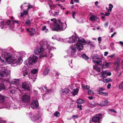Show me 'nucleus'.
Returning <instances> with one entry per match:
<instances>
[{
  "label": "nucleus",
  "instance_id": "nucleus-64",
  "mask_svg": "<svg viewBox=\"0 0 123 123\" xmlns=\"http://www.w3.org/2000/svg\"><path fill=\"white\" fill-rule=\"evenodd\" d=\"M74 1L75 2L77 3H79V0H74Z\"/></svg>",
  "mask_w": 123,
  "mask_h": 123
},
{
  "label": "nucleus",
  "instance_id": "nucleus-28",
  "mask_svg": "<svg viewBox=\"0 0 123 123\" xmlns=\"http://www.w3.org/2000/svg\"><path fill=\"white\" fill-rule=\"evenodd\" d=\"M107 71H104L102 73V78L103 79H104L106 77V75H107Z\"/></svg>",
  "mask_w": 123,
  "mask_h": 123
},
{
  "label": "nucleus",
  "instance_id": "nucleus-32",
  "mask_svg": "<svg viewBox=\"0 0 123 123\" xmlns=\"http://www.w3.org/2000/svg\"><path fill=\"white\" fill-rule=\"evenodd\" d=\"M31 21L29 19H28L25 22V24L29 26L31 24Z\"/></svg>",
  "mask_w": 123,
  "mask_h": 123
},
{
  "label": "nucleus",
  "instance_id": "nucleus-19",
  "mask_svg": "<svg viewBox=\"0 0 123 123\" xmlns=\"http://www.w3.org/2000/svg\"><path fill=\"white\" fill-rule=\"evenodd\" d=\"M10 53H5L4 55H3V57H4V58L6 61L9 57H10L11 55H10Z\"/></svg>",
  "mask_w": 123,
  "mask_h": 123
},
{
  "label": "nucleus",
  "instance_id": "nucleus-46",
  "mask_svg": "<svg viewBox=\"0 0 123 123\" xmlns=\"http://www.w3.org/2000/svg\"><path fill=\"white\" fill-rule=\"evenodd\" d=\"M98 40L99 42V43H100L101 42V37H99L98 39Z\"/></svg>",
  "mask_w": 123,
  "mask_h": 123
},
{
  "label": "nucleus",
  "instance_id": "nucleus-35",
  "mask_svg": "<svg viewBox=\"0 0 123 123\" xmlns=\"http://www.w3.org/2000/svg\"><path fill=\"white\" fill-rule=\"evenodd\" d=\"M88 93L89 94H91L93 95L94 94L93 91L91 90H89L88 91Z\"/></svg>",
  "mask_w": 123,
  "mask_h": 123
},
{
  "label": "nucleus",
  "instance_id": "nucleus-31",
  "mask_svg": "<svg viewBox=\"0 0 123 123\" xmlns=\"http://www.w3.org/2000/svg\"><path fill=\"white\" fill-rule=\"evenodd\" d=\"M82 56L83 58L85 60H87L89 59L88 57L85 54H83L82 55Z\"/></svg>",
  "mask_w": 123,
  "mask_h": 123
},
{
  "label": "nucleus",
  "instance_id": "nucleus-20",
  "mask_svg": "<svg viewBox=\"0 0 123 123\" xmlns=\"http://www.w3.org/2000/svg\"><path fill=\"white\" fill-rule=\"evenodd\" d=\"M120 58H118L116 59V61L115 62V64L117 65V67H119L120 66Z\"/></svg>",
  "mask_w": 123,
  "mask_h": 123
},
{
  "label": "nucleus",
  "instance_id": "nucleus-54",
  "mask_svg": "<svg viewBox=\"0 0 123 123\" xmlns=\"http://www.w3.org/2000/svg\"><path fill=\"white\" fill-rule=\"evenodd\" d=\"M108 95V93L107 92H103V95L104 96H107Z\"/></svg>",
  "mask_w": 123,
  "mask_h": 123
},
{
  "label": "nucleus",
  "instance_id": "nucleus-10",
  "mask_svg": "<svg viewBox=\"0 0 123 123\" xmlns=\"http://www.w3.org/2000/svg\"><path fill=\"white\" fill-rule=\"evenodd\" d=\"M22 88L24 90L26 91H29L30 88L29 85L25 82H23L22 84Z\"/></svg>",
  "mask_w": 123,
  "mask_h": 123
},
{
  "label": "nucleus",
  "instance_id": "nucleus-16",
  "mask_svg": "<svg viewBox=\"0 0 123 123\" xmlns=\"http://www.w3.org/2000/svg\"><path fill=\"white\" fill-rule=\"evenodd\" d=\"M109 103V102L107 100L102 101L101 102L99 105L101 106H105L108 105Z\"/></svg>",
  "mask_w": 123,
  "mask_h": 123
},
{
  "label": "nucleus",
  "instance_id": "nucleus-42",
  "mask_svg": "<svg viewBox=\"0 0 123 123\" xmlns=\"http://www.w3.org/2000/svg\"><path fill=\"white\" fill-rule=\"evenodd\" d=\"M29 34L31 36H33L34 35V33L31 32V31L29 32Z\"/></svg>",
  "mask_w": 123,
  "mask_h": 123
},
{
  "label": "nucleus",
  "instance_id": "nucleus-9",
  "mask_svg": "<svg viewBox=\"0 0 123 123\" xmlns=\"http://www.w3.org/2000/svg\"><path fill=\"white\" fill-rule=\"evenodd\" d=\"M44 51V49L40 46L34 50V52L36 54H40Z\"/></svg>",
  "mask_w": 123,
  "mask_h": 123
},
{
  "label": "nucleus",
  "instance_id": "nucleus-11",
  "mask_svg": "<svg viewBox=\"0 0 123 123\" xmlns=\"http://www.w3.org/2000/svg\"><path fill=\"white\" fill-rule=\"evenodd\" d=\"M38 105V102L37 100H33L31 104V108L34 109L37 108Z\"/></svg>",
  "mask_w": 123,
  "mask_h": 123
},
{
  "label": "nucleus",
  "instance_id": "nucleus-43",
  "mask_svg": "<svg viewBox=\"0 0 123 123\" xmlns=\"http://www.w3.org/2000/svg\"><path fill=\"white\" fill-rule=\"evenodd\" d=\"M46 25H44L42 28L41 30L43 31H44L46 30Z\"/></svg>",
  "mask_w": 123,
  "mask_h": 123
},
{
  "label": "nucleus",
  "instance_id": "nucleus-5",
  "mask_svg": "<svg viewBox=\"0 0 123 123\" xmlns=\"http://www.w3.org/2000/svg\"><path fill=\"white\" fill-rule=\"evenodd\" d=\"M93 61L95 63L100 65L102 64L101 59L98 56H93L92 57Z\"/></svg>",
  "mask_w": 123,
  "mask_h": 123
},
{
  "label": "nucleus",
  "instance_id": "nucleus-29",
  "mask_svg": "<svg viewBox=\"0 0 123 123\" xmlns=\"http://www.w3.org/2000/svg\"><path fill=\"white\" fill-rule=\"evenodd\" d=\"M50 70L49 69L46 68L44 71L43 74L44 75H46L49 72Z\"/></svg>",
  "mask_w": 123,
  "mask_h": 123
},
{
  "label": "nucleus",
  "instance_id": "nucleus-62",
  "mask_svg": "<svg viewBox=\"0 0 123 123\" xmlns=\"http://www.w3.org/2000/svg\"><path fill=\"white\" fill-rule=\"evenodd\" d=\"M99 92L100 93H99L100 94L103 95V92L100 91Z\"/></svg>",
  "mask_w": 123,
  "mask_h": 123
},
{
  "label": "nucleus",
  "instance_id": "nucleus-38",
  "mask_svg": "<svg viewBox=\"0 0 123 123\" xmlns=\"http://www.w3.org/2000/svg\"><path fill=\"white\" fill-rule=\"evenodd\" d=\"M109 8H110L109 10H110V11H112V8L113 7V6L112 5H111V4H110L109 5Z\"/></svg>",
  "mask_w": 123,
  "mask_h": 123
},
{
  "label": "nucleus",
  "instance_id": "nucleus-63",
  "mask_svg": "<svg viewBox=\"0 0 123 123\" xmlns=\"http://www.w3.org/2000/svg\"><path fill=\"white\" fill-rule=\"evenodd\" d=\"M105 15H104V16H108V15L107 13V12H105Z\"/></svg>",
  "mask_w": 123,
  "mask_h": 123
},
{
  "label": "nucleus",
  "instance_id": "nucleus-56",
  "mask_svg": "<svg viewBox=\"0 0 123 123\" xmlns=\"http://www.w3.org/2000/svg\"><path fill=\"white\" fill-rule=\"evenodd\" d=\"M108 54V52H105L104 55L105 56H106Z\"/></svg>",
  "mask_w": 123,
  "mask_h": 123
},
{
  "label": "nucleus",
  "instance_id": "nucleus-15",
  "mask_svg": "<svg viewBox=\"0 0 123 123\" xmlns=\"http://www.w3.org/2000/svg\"><path fill=\"white\" fill-rule=\"evenodd\" d=\"M9 92L12 95L14 94L16 92L17 88L13 87H10L9 88Z\"/></svg>",
  "mask_w": 123,
  "mask_h": 123
},
{
  "label": "nucleus",
  "instance_id": "nucleus-2",
  "mask_svg": "<svg viewBox=\"0 0 123 123\" xmlns=\"http://www.w3.org/2000/svg\"><path fill=\"white\" fill-rule=\"evenodd\" d=\"M6 61L8 62H13V63H21L23 60L21 57H19L18 59H14V58H12L11 55H10V57L7 59Z\"/></svg>",
  "mask_w": 123,
  "mask_h": 123
},
{
  "label": "nucleus",
  "instance_id": "nucleus-13",
  "mask_svg": "<svg viewBox=\"0 0 123 123\" xmlns=\"http://www.w3.org/2000/svg\"><path fill=\"white\" fill-rule=\"evenodd\" d=\"M80 38H78L75 37L73 36L71 37H70L69 38V41H68L69 43H73L77 41V40H78V39Z\"/></svg>",
  "mask_w": 123,
  "mask_h": 123
},
{
  "label": "nucleus",
  "instance_id": "nucleus-49",
  "mask_svg": "<svg viewBox=\"0 0 123 123\" xmlns=\"http://www.w3.org/2000/svg\"><path fill=\"white\" fill-rule=\"evenodd\" d=\"M28 73L26 71L23 74V75L24 76H25L26 75H28Z\"/></svg>",
  "mask_w": 123,
  "mask_h": 123
},
{
  "label": "nucleus",
  "instance_id": "nucleus-14",
  "mask_svg": "<svg viewBox=\"0 0 123 123\" xmlns=\"http://www.w3.org/2000/svg\"><path fill=\"white\" fill-rule=\"evenodd\" d=\"M20 81L19 79H15L12 80L10 81L9 82L11 85L12 84L16 85Z\"/></svg>",
  "mask_w": 123,
  "mask_h": 123
},
{
  "label": "nucleus",
  "instance_id": "nucleus-58",
  "mask_svg": "<svg viewBox=\"0 0 123 123\" xmlns=\"http://www.w3.org/2000/svg\"><path fill=\"white\" fill-rule=\"evenodd\" d=\"M73 117L74 118L75 117H76L77 118H78V116L77 115H74L73 116Z\"/></svg>",
  "mask_w": 123,
  "mask_h": 123
},
{
  "label": "nucleus",
  "instance_id": "nucleus-34",
  "mask_svg": "<svg viewBox=\"0 0 123 123\" xmlns=\"http://www.w3.org/2000/svg\"><path fill=\"white\" fill-rule=\"evenodd\" d=\"M54 115L56 117H59L60 116V113L58 111H56L54 114Z\"/></svg>",
  "mask_w": 123,
  "mask_h": 123
},
{
  "label": "nucleus",
  "instance_id": "nucleus-21",
  "mask_svg": "<svg viewBox=\"0 0 123 123\" xmlns=\"http://www.w3.org/2000/svg\"><path fill=\"white\" fill-rule=\"evenodd\" d=\"M93 68L98 72L100 71V68L98 66V65L96 64H95V65L93 66Z\"/></svg>",
  "mask_w": 123,
  "mask_h": 123
},
{
  "label": "nucleus",
  "instance_id": "nucleus-55",
  "mask_svg": "<svg viewBox=\"0 0 123 123\" xmlns=\"http://www.w3.org/2000/svg\"><path fill=\"white\" fill-rule=\"evenodd\" d=\"M111 75V73L110 72H109L108 73H107V75H106V77L107 76H110Z\"/></svg>",
  "mask_w": 123,
  "mask_h": 123
},
{
  "label": "nucleus",
  "instance_id": "nucleus-57",
  "mask_svg": "<svg viewBox=\"0 0 123 123\" xmlns=\"http://www.w3.org/2000/svg\"><path fill=\"white\" fill-rule=\"evenodd\" d=\"M93 98V97L92 96H91V97H88V98L90 99V100H91L92 99V98Z\"/></svg>",
  "mask_w": 123,
  "mask_h": 123
},
{
  "label": "nucleus",
  "instance_id": "nucleus-8",
  "mask_svg": "<svg viewBox=\"0 0 123 123\" xmlns=\"http://www.w3.org/2000/svg\"><path fill=\"white\" fill-rule=\"evenodd\" d=\"M38 57L35 56H33L32 57H30L28 60V62L30 65H31L32 63H35L37 61Z\"/></svg>",
  "mask_w": 123,
  "mask_h": 123
},
{
  "label": "nucleus",
  "instance_id": "nucleus-7",
  "mask_svg": "<svg viewBox=\"0 0 123 123\" xmlns=\"http://www.w3.org/2000/svg\"><path fill=\"white\" fill-rule=\"evenodd\" d=\"M30 97L26 95H23L21 98L22 101L24 103H27L30 100Z\"/></svg>",
  "mask_w": 123,
  "mask_h": 123
},
{
  "label": "nucleus",
  "instance_id": "nucleus-59",
  "mask_svg": "<svg viewBox=\"0 0 123 123\" xmlns=\"http://www.w3.org/2000/svg\"><path fill=\"white\" fill-rule=\"evenodd\" d=\"M31 30L32 31H33L34 32H35V29L33 28H31Z\"/></svg>",
  "mask_w": 123,
  "mask_h": 123
},
{
  "label": "nucleus",
  "instance_id": "nucleus-30",
  "mask_svg": "<svg viewBox=\"0 0 123 123\" xmlns=\"http://www.w3.org/2000/svg\"><path fill=\"white\" fill-rule=\"evenodd\" d=\"M97 18L96 16L94 15H92L90 17V19L92 21L95 20L96 18Z\"/></svg>",
  "mask_w": 123,
  "mask_h": 123
},
{
  "label": "nucleus",
  "instance_id": "nucleus-44",
  "mask_svg": "<svg viewBox=\"0 0 123 123\" xmlns=\"http://www.w3.org/2000/svg\"><path fill=\"white\" fill-rule=\"evenodd\" d=\"M82 106L81 105H79L77 106V108H79V110H82Z\"/></svg>",
  "mask_w": 123,
  "mask_h": 123
},
{
  "label": "nucleus",
  "instance_id": "nucleus-17",
  "mask_svg": "<svg viewBox=\"0 0 123 123\" xmlns=\"http://www.w3.org/2000/svg\"><path fill=\"white\" fill-rule=\"evenodd\" d=\"M76 47L75 46H72L70 47V49L71 50V53H74L76 51Z\"/></svg>",
  "mask_w": 123,
  "mask_h": 123
},
{
  "label": "nucleus",
  "instance_id": "nucleus-6",
  "mask_svg": "<svg viewBox=\"0 0 123 123\" xmlns=\"http://www.w3.org/2000/svg\"><path fill=\"white\" fill-rule=\"evenodd\" d=\"M81 38L78 39V41L79 42V43H77L75 45V47L76 46L77 47V49L79 51L82 50L83 49V45H84L82 43L80 42L79 39H81Z\"/></svg>",
  "mask_w": 123,
  "mask_h": 123
},
{
  "label": "nucleus",
  "instance_id": "nucleus-52",
  "mask_svg": "<svg viewBox=\"0 0 123 123\" xmlns=\"http://www.w3.org/2000/svg\"><path fill=\"white\" fill-rule=\"evenodd\" d=\"M108 24V23L107 22H106L104 25V26L105 27H107Z\"/></svg>",
  "mask_w": 123,
  "mask_h": 123
},
{
  "label": "nucleus",
  "instance_id": "nucleus-24",
  "mask_svg": "<svg viewBox=\"0 0 123 123\" xmlns=\"http://www.w3.org/2000/svg\"><path fill=\"white\" fill-rule=\"evenodd\" d=\"M79 92V89L77 88L76 89H74L72 92V93L73 94V95H76Z\"/></svg>",
  "mask_w": 123,
  "mask_h": 123
},
{
  "label": "nucleus",
  "instance_id": "nucleus-47",
  "mask_svg": "<svg viewBox=\"0 0 123 123\" xmlns=\"http://www.w3.org/2000/svg\"><path fill=\"white\" fill-rule=\"evenodd\" d=\"M104 88H102V87H100L98 88V90L99 91H103L104 90Z\"/></svg>",
  "mask_w": 123,
  "mask_h": 123
},
{
  "label": "nucleus",
  "instance_id": "nucleus-18",
  "mask_svg": "<svg viewBox=\"0 0 123 123\" xmlns=\"http://www.w3.org/2000/svg\"><path fill=\"white\" fill-rule=\"evenodd\" d=\"M6 99L5 97L2 95L0 94V103H3Z\"/></svg>",
  "mask_w": 123,
  "mask_h": 123
},
{
  "label": "nucleus",
  "instance_id": "nucleus-53",
  "mask_svg": "<svg viewBox=\"0 0 123 123\" xmlns=\"http://www.w3.org/2000/svg\"><path fill=\"white\" fill-rule=\"evenodd\" d=\"M111 85L110 84H108L107 86V87L108 89H110V88Z\"/></svg>",
  "mask_w": 123,
  "mask_h": 123
},
{
  "label": "nucleus",
  "instance_id": "nucleus-51",
  "mask_svg": "<svg viewBox=\"0 0 123 123\" xmlns=\"http://www.w3.org/2000/svg\"><path fill=\"white\" fill-rule=\"evenodd\" d=\"M115 54H114L113 55H110L108 57L111 58H113V57H115Z\"/></svg>",
  "mask_w": 123,
  "mask_h": 123
},
{
  "label": "nucleus",
  "instance_id": "nucleus-60",
  "mask_svg": "<svg viewBox=\"0 0 123 123\" xmlns=\"http://www.w3.org/2000/svg\"><path fill=\"white\" fill-rule=\"evenodd\" d=\"M32 7V6L31 5H29L28 7V9L30 8H31Z\"/></svg>",
  "mask_w": 123,
  "mask_h": 123
},
{
  "label": "nucleus",
  "instance_id": "nucleus-41",
  "mask_svg": "<svg viewBox=\"0 0 123 123\" xmlns=\"http://www.w3.org/2000/svg\"><path fill=\"white\" fill-rule=\"evenodd\" d=\"M89 86L88 85H86L84 87V89H88L89 88Z\"/></svg>",
  "mask_w": 123,
  "mask_h": 123
},
{
  "label": "nucleus",
  "instance_id": "nucleus-1",
  "mask_svg": "<svg viewBox=\"0 0 123 123\" xmlns=\"http://www.w3.org/2000/svg\"><path fill=\"white\" fill-rule=\"evenodd\" d=\"M54 23L53 31H63L67 27V25L66 23L65 24L61 22L60 19H58L57 21H54Z\"/></svg>",
  "mask_w": 123,
  "mask_h": 123
},
{
  "label": "nucleus",
  "instance_id": "nucleus-22",
  "mask_svg": "<svg viewBox=\"0 0 123 123\" xmlns=\"http://www.w3.org/2000/svg\"><path fill=\"white\" fill-rule=\"evenodd\" d=\"M11 22H12V25L11 26L12 27H14V25L15 23H16L17 24H19V21L18 20H12L11 21Z\"/></svg>",
  "mask_w": 123,
  "mask_h": 123
},
{
  "label": "nucleus",
  "instance_id": "nucleus-26",
  "mask_svg": "<svg viewBox=\"0 0 123 123\" xmlns=\"http://www.w3.org/2000/svg\"><path fill=\"white\" fill-rule=\"evenodd\" d=\"M109 66V63L108 62L104 63L103 64V67L104 68H107Z\"/></svg>",
  "mask_w": 123,
  "mask_h": 123
},
{
  "label": "nucleus",
  "instance_id": "nucleus-27",
  "mask_svg": "<svg viewBox=\"0 0 123 123\" xmlns=\"http://www.w3.org/2000/svg\"><path fill=\"white\" fill-rule=\"evenodd\" d=\"M62 92L65 93L66 94H67V93H68L69 92L70 90L69 89H66L64 90L62 89Z\"/></svg>",
  "mask_w": 123,
  "mask_h": 123
},
{
  "label": "nucleus",
  "instance_id": "nucleus-12",
  "mask_svg": "<svg viewBox=\"0 0 123 123\" xmlns=\"http://www.w3.org/2000/svg\"><path fill=\"white\" fill-rule=\"evenodd\" d=\"M80 39H79L80 42L82 43L83 44L85 45L87 44H88L90 45L91 47H92V43L90 41H88L86 42L84 39L81 38Z\"/></svg>",
  "mask_w": 123,
  "mask_h": 123
},
{
  "label": "nucleus",
  "instance_id": "nucleus-37",
  "mask_svg": "<svg viewBox=\"0 0 123 123\" xmlns=\"http://www.w3.org/2000/svg\"><path fill=\"white\" fill-rule=\"evenodd\" d=\"M114 43H112L110 44V46H111V48L112 50H114Z\"/></svg>",
  "mask_w": 123,
  "mask_h": 123
},
{
  "label": "nucleus",
  "instance_id": "nucleus-23",
  "mask_svg": "<svg viewBox=\"0 0 123 123\" xmlns=\"http://www.w3.org/2000/svg\"><path fill=\"white\" fill-rule=\"evenodd\" d=\"M112 80H111L110 78L104 79L102 81L104 83H108L110 81L111 82Z\"/></svg>",
  "mask_w": 123,
  "mask_h": 123
},
{
  "label": "nucleus",
  "instance_id": "nucleus-39",
  "mask_svg": "<svg viewBox=\"0 0 123 123\" xmlns=\"http://www.w3.org/2000/svg\"><path fill=\"white\" fill-rule=\"evenodd\" d=\"M11 21L10 20H7L6 22V24L8 25H10V23L12 24V22H11Z\"/></svg>",
  "mask_w": 123,
  "mask_h": 123
},
{
  "label": "nucleus",
  "instance_id": "nucleus-40",
  "mask_svg": "<svg viewBox=\"0 0 123 123\" xmlns=\"http://www.w3.org/2000/svg\"><path fill=\"white\" fill-rule=\"evenodd\" d=\"M47 55L46 54H42V55H41L40 57V58H42L44 57H47Z\"/></svg>",
  "mask_w": 123,
  "mask_h": 123
},
{
  "label": "nucleus",
  "instance_id": "nucleus-33",
  "mask_svg": "<svg viewBox=\"0 0 123 123\" xmlns=\"http://www.w3.org/2000/svg\"><path fill=\"white\" fill-rule=\"evenodd\" d=\"M38 72V70L37 69H34L31 70V73L32 74H35L37 73Z\"/></svg>",
  "mask_w": 123,
  "mask_h": 123
},
{
  "label": "nucleus",
  "instance_id": "nucleus-45",
  "mask_svg": "<svg viewBox=\"0 0 123 123\" xmlns=\"http://www.w3.org/2000/svg\"><path fill=\"white\" fill-rule=\"evenodd\" d=\"M76 13L75 12H73L72 14V16L73 18L74 19L75 18V17L74 16L76 15Z\"/></svg>",
  "mask_w": 123,
  "mask_h": 123
},
{
  "label": "nucleus",
  "instance_id": "nucleus-25",
  "mask_svg": "<svg viewBox=\"0 0 123 123\" xmlns=\"http://www.w3.org/2000/svg\"><path fill=\"white\" fill-rule=\"evenodd\" d=\"M77 104H81L84 103L85 102V101L81 99H80L78 100H77Z\"/></svg>",
  "mask_w": 123,
  "mask_h": 123
},
{
  "label": "nucleus",
  "instance_id": "nucleus-3",
  "mask_svg": "<svg viewBox=\"0 0 123 123\" xmlns=\"http://www.w3.org/2000/svg\"><path fill=\"white\" fill-rule=\"evenodd\" d=\"M8 74V70L6 68L4 67L2 68L0 70V80H3L1 78L7 76Z\"/></svg>",
  "mask_w": 123,
  "mask_h": 123
},
{
  "label": "nucleus",
  "instance_id": "nucleus-4",
  "mask_svg": "<svg viewBox=\"0 0 123 123\" xmlns=\"http://www.w3.org/2000/svg\"><path fill=\"white\" fill-rule=\"evenodd\" d=\"M102 114L101 113L98 114L96 115V116L93 117L92 119V121L95 122H98L100 123V120L102 118Z\"/></svg>",
  "mask_w": 123,
  "mask_h": 123
},
{
  "label": "nucleus",
  "instance_id": "nucleus-50",
  "mask_svg": "<svg viewBox=\"0 0 123 123\" xmlns=\"http://www.w3.org/2000/svg\"><path fill=\"white\" fill-rule=\"evenodd\" d=\"M59 74L58 73H57L55 75V77H56L57 79L58 78V77Z\"/></svg>",
  "mask_w": 123,
  "mask_h": 123
},
{
  "label": "nucleus",
  "instance_id": "nucleus-36",
  "mask_svg": "<svg viewBox=\"0 0 123 123\" xmlns=\"http://www.w3.org/2000/svg\"><path fill=\"white\" fill-rule=\"evenodd\" d=\"M119 87L120 89H123V81L119 85Z\"/></svg>",
  "mask_w": 123,
  "mask_h": 123
},
{
  "label": "nucleus",
  "instance_id": "nucleus-48",
  "mask_svg": "<svg viewBox=\"0 0 123 123\" xmlns=\"http://www.w3.org/2000/svg\"><path fill=\"white\" fill-rule=\"evenodd\" d=\"M24 15H28V12L27 11H24L23 12Z\"/></svg>",
  "mask_w": 123,
  "mask_h": 123
},
{
  "label": "nucleus",
  "instance_id": "nucleus-61",
  "mask_svg": "<svg viewBox=\"0 0 123 123\" xmlns=\"http://www.w3.org/2000/svg\"><path fill=\"white\" fill-rule=\"evenodd\" d=\"M24 15V13L23 12H22V13H21V14L20 16L21 17H23Z\"/></svg>",
  "mask_w": 123,
  "mask_h": 123
}]
</instances>
